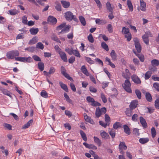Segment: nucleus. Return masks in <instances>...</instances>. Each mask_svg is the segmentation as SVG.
I'll list each match as a JSON object with an SVG mask.
<instances>
[{"label":"nucleus","mask_w":159,"mask_h":159,"mask_svg":"<svg viewBox=\"0 0 159 159\" xmlns=\"http://www.w3.org/2000/svg\"><path fill=\"white\" fill-rule=\"evenodd\" d=\"M122 85L124 89L127 92L129 93H132V90L130 88L131 84L129 80H126L124 83L122 84Z\"/></svg>","instance_id":"f257e3e1"},{"label":"nucleus","mask_w":159,"mask_h":159,"mask_svg":"<svg viewBox=\"0 0 159 159\" xmlns=\"http://www.w3.org/2000/svg\"><path fill=\"white\" fill-rule=\"evenodd\" d=\"M15 60L24 63H31L33 62V59L30 57H16Z\"/></svg>","instance_id":"f03ea898"},{"label":"nucleus","mask_w":159,"mask_h":159,"mask_svg":"<svg viewBox=\"0 0 159 159\" xmlns=\"http://www.w3.org/2000/svg\"><path fill=\"white\" fill-rule=\"evenodd\" d=\"M19 53L17 50H13L8 52L7 54V57L9 59H12L15 58L16 56H18Z\"/></svg>","instance_id":"7ed1b4c3"},{"label":"nucleus","mask_w":159,"mask_h":159,"mask_svg":"<svg viewBox=\"0 0 159 159\" xmlns=\"http://www.w3.org/2000/svg\"><path fill=\"white\" fill-rule=\"evenodd\" d=\"M86 100L88 102L91 103V105L93 106H99L101 104L95 101L94 99L90 96H88L86 98Z\"/></svg>","instance_id":"20e7f679"},{"label":"nucleus","mask_w":159,"mask_h":159,"mask_svg":"<svg viewBox=\"0 0 159 159\" xmlns=\"http://www.w3.org/2000/svg\"><path fill=\"white\" fill-rule=\"evenodd\" d=\"M61 74L63 75L66 78L71 81L73 80V79L70 77L69 74L66 72V70L65 67L63 66H61Z\"/></svg>","instance_id":"39448f33"},{"label":"nucleus","mask_w":159,"mask_h":159,"mask_svg":"<svg viewBox=\"0 0 159 159\" xmlns=\"http://www.w3.org/2000/svg\"><path fill=\"white\" fill-rule=\"evenodd\" d=\"M65 17L66 20H68L70 21L72 19H75V18H74V16L73 13L70 11H68L65 13Z\"/></svg>","instance_id":"423d86ee"},{"label":"nucleus","mask_w":159,"mask_h":159,"mask_svg":"<svg viewBox=\"0 0 159 159\" xmlns=\"http://www.w3.org/2000/svg\"><path fill=\"white\" fill-rule=\"evenodd\" d=\"M133 81L136 84H140L141 81L139 78L136 75H134L131 76Z\"/></svg>","instance_id":"0eeeda50"},{"label":"nucleus","mask_w":159,"mask_h":159,"mask_svg":"<svg viewBox=\"0 0 159 159\" xmlns=\"http://www.w3.org/2000/svg\"><path fill=\"white\" fill-rule=\"evenodd\" d=\"M138 101L136 100H134L132 101L129 105L130 109L132 110L135 109L138 105Z\"/></svg>","instance_id":"6e6552de"},{"label":"nucleus","mask_w":159,"mask_h":159,"mask_svg":"<svg viewBox=\"0 0 159 159\" xmlns=\"http://www.w3.org/2000/svg\"><path fill=\"white\" fill-rule=\"evenodd\" d=\"M59 54L61 59L64 62H67V58L65 52L61 51L59 52Z\"/></svg>","instance_id":"1a4fd4ad"},{"label":"nucleus","mask_w":159,"mask_h":159,"mask_svg":"<svg viewBox=\"0 0 159 159\" xmlns=\"http://www.w3.org/2000/svg\"><path fill=\"white\" fill-rule=\"evenodd\" d=\"M84 119L86 121L93 125L94 124V122L93 120L91 119L90 117L88 116L86 113H84Z\"/></svg>","instance_id":"9d476101"},{"label":"nucleus","mask_w":159,"mask_h":159,"mask_svg":"<svg viewBox=\"0 0 159 159\" xmlns=\"http://www.w3.org/2000/svg\"><path fill=\"white\" fill-rule=\"evenodd\" d=\"M139 119L140 122L143 128H146L148 125L145 119L142 116L140 117Z\"/></svg>","instance_id":"9b49d317"},{"label":"nucleus","mask_w":159,"mask_h":159,"mask_svg":"<svg viewBox=\"0 0 159 159\" xmlns=\"http://www.w3.org/2000/svg\"><path fill=\"white\" fill-rule=\"evenodd\" d=\"M48 21L52 24H55L57 22V19L52 16H49L48 19Z\"/></svg>","instance_id":"f8f14e48"},{"label":"nucleus","mask_w":159,"mask_h":159,"mask_svg":"<svg viewBox=\"0 0 159 159\" xmlns=\"http://www.w3.org/2000/svg\"><path fill=\"white\" fill-rule=\"evenodd\" d=\"M140 9L142 11H145L146 10V4L143 0H140Z\"/></svg>","instance_id":"ddd939ff"},{"label":"nucleus","mask_w":159,"mask_h":159,"mask_svg":"<svg viewBox=\"0 0 159 159\" xmlns=\"http://www.w3.org/2000/svg\"><path fill=\"white\" fill-rule=\"evenodd\" d=\"M119 149H123L125 150L127 148V147L126 145L125 142H120L119 145Z\"/></svg>","instance_id":"4468645a"},{"label":"nucleus","mask_w":159,"mask_h":159,"mask_svg":"<svg viewBox=\"0 0 159 159\" xmlns=\"http://www.w3.org/2000/svg\"><path fill=\"white\" fill-rule=\"evenodd\" d=\"M39 30L38 28H31L29 30L31 34L34 35L36 34L39 32Z\"/></svg>","instance_id":"2eb2a0df"},{"label":"nucleus","mask_w":159,"mask_h":159,"mask_svg":"<svg viewBox=\"0 0 159 159\" xmlns=\"http://www.w3.org/2000/svg\"><path fill=\"white\" fill-rule=\"evenodd\" d=\"M59 84L61 88L66 92H68V89L67 85L63 84L62 82L60 81L59 82Z\"/></svg>","instance_id":"dca6fc26"},{"label":"nucleus","mask_w":159,"mask_h":159,"mask_svg":"<svg viewBox=\"0 0 159 159\" xmlns=\"http://www.w3.org/2000/svg\"><path fill=\"white\" fill-rule=\"evenodd\" d=\"M81 71L86 76H88L89 75V73L85 66H82L81 68Z\"/></svg>","instance_id":"f3484780"},{"label":"nucleus","mask_w":159,"mask_h":159,"mask_svg":"<svg viewBox=\"0 0 159 159\" xmlns=\"http://www.w3.org/2000/svg\"><path fill=\"white\" fill-rule=\"evenodd\" d=\"M110 56L113 61H115L117 59V57L116 54L114 50H112L110 53Z\"/></svg>","instance_id":"a211bd4d"},{"label":"nucleus","mask_w":159,"mask_h":159,"mask_svg":"<svg viewBox=\"0 0 159 159\" xmlns=\"http://www.w3.org/2000/svg\"><path fill=\"white\" fill-rule=\"evenodd\" d=\"M61 3L63 7L65 8H68L70 5V3L69 2L65 1H61Z\"/></svg>","instance_id":"6ab92c4d"},{"label":"nucleus","mask_w":159,"mask_h":159,"mask_svg":"<svg viewBox=\"0 0 159 159\" xmlns=\"http://www.w3.org/2000/svg\"><path fill=\"white\" fill-rule=\"evenodd\" d=\"M123 128L124 132L128 135L130 134V130L129 127L126 125H123Z\"/></svg>","instance_id":"aec40b11"},{"label":"nucleus","mask_w":159,"mask_h":159,"mask_svg":"<svg viewBox=\"0 0 159 159\" xmlns=\"http://www.w3.org/2000/svg\"><path fill=\"white\" fill-rule=\"evenodd\" d=\"M108 132L109 134L112 138H114L115 137L116 131L113 129H109Z\"/></svg>","instance_id":"412c9836"},{"label":"nucleus","mask_w":159,"mask_h":159,"mask_svg":"<svg viewBox=\"0 0 159 159\" xmlns=\"http://www.w3.org/2000/svg\"><path fill=\"white\" fill-rule=\"evenodd\" d=\"M149 141V139L148 138H141L139 140V141L140 143L142 144H144L147 143Z\"/></svg>","instance_id":"4be33fe9"},{"label":"nucleus","mask_w":159,"mask_h":159,"mask_svg":"<svg viewBox=\"0 0 159 159\" xmlns=\"http://www.w3.org/2000/svg\"><path fill=\"white\" fill-rule=\"evenodd\" d=\"M70 28V25H68L66 26H65L63 28L62 30L58 34H60L62 33H66L68 32L69 31Z\"/></svg>","instance_id":"5701e85b"},{"label":"nucleus","mask_w":159,"mask_h":159,"mask_svg":"<svg viewBox=\"0 0 159 159\" xmlns=\"http://www.w3.org/2000/svg\"><path fill=\"white\" fill-rule=\"evenodd\" d=\"M127 2L129 11L132 12L133 10V7L131 1L130 0H127Z\"/></svg>","instance_id":"b1692460"},{"label":"nucleus","mask_w":159,"mask_h":159,"mask_svg":"<svg viewBox=\"0 0 159 159\" xmlns=\"http://www.w3.org/2000/svg\"><path fill=\"white\" fill-rule=\"evenodd\" d=\"M151 63L152 66H157L159 65V61L157 59H153L151 61Z\"/></svg>","instance_id":"393cba45"},{"label":"nucleus","mask_w":159,"mask_h":159,"mask_svg":"<svg viewBox=\"0 0 159 159\" xmlns=\"http://www.w3.org/2000/svg\"><path fill=\"white\" fill-rule=\"evenodd\" d=\"M8 12L12 16L15 15L19 12L16 9L10 10L8 11Z\"/></svg>","instance_id":"a878e982"},{"label":"nucleus","mask_w":159,"mask_h":159,"mask_svg":"<svg viewBox=\"0 0 159 159\" xmlns=\"http://www.w3.org/2000/svg\"><path fill=\"white\" fill-rule=\"evenodd\" d=\"M152 74V71H147L145 75V79L146 80L148 79L150 77Z\"/></svg>","instance_id":"bb28decb"},{"label":"nucleus","mask_w":159,"mask_h":159,"mask_svg":"<svg viewBox=\"0 0 159 159\" xmlns=\"http://www.w3.org/2000/svg\"><path fill=\"white\" fill-rule=\"evenodd\" d=\"M33 122L32 120H30L26 124H25L22 128L23 129H25L28 128Z\"/></svg>","instance_id":"cd10ccee"},{"label":"nucleus","mask_w":159,"mask_h":159,"mask_svg":"<svg viewBox=\"0 0 159 159\" xmlns=\"http://www.w3.org/2000/svg\"><path fill=\"white\" fill-rule=\"evenodd\" d=\"M146 100L149 101L151 102L152 101V97L151 94L149 92H147L145 95Z\"/></svg>","instance_id":"c85d7f7f"},{"label":"nucleus","mask_w":159,"mask_h":159,"mask_svg":"<svg viewBox=\"0 0 159 159\" xmlns=\"http://www.w3.org/2000/svg\"><path fill=\"white\" fill-rule=\"evenodd\" d=\"M106 7L107 9L109 11L111 12V13H112L113 12V9L111 7V5L110 2H107L106 4Z\"/></svg>","instance_id":"c756f323"},{"label":"nucleus","mask_w":159,"mask_h":159,"mask_svg":"<svg viewBox=\"0 0 159 159\" xmlns=\"http://www.w3.org/2000/svg\"><path fill=\"white\" fill-rule=\"evenodd\" d=\"M2 92L5 95L9 96L10 98H11V93L8 91L6 89H3Z\"/></svg>","instance_id":"7c9ffc66"},{"label":"nucleus","mask_w":159,"mask_h":159,"mask_svg":"<svg viewBox=\"0 0 159 159\" xmlns=\"http://www.w3.org/2000/svg\"><path fill=\"white\" fill-rule=\"evenodd\" d=\"M105 61H106L108 62V64L112 68H114L115 67V65L111 61V60L109 58L107 57H106L105 58Z\"/></svg>","instance_id":"2f4dec72"},{"label":"nucleus","mask_w":159,"mask_h":159,"mask_svg":"<svg viewBox=\"0 0 159 159\" xmlns=\"http://www.w3.org/2000/svg\"><path fill=\"white\" fill-rule=\"evenodd\" d=\"M79 20L83 26H85L86 25V22L85 18L83 16H79Z\"/></svg>","instance_id":"473e14b6"},{"label":"nucleus","mask_w":159,"mask_h":159,"mask_svg":"<svg viewBox=\"0 0 159 159\" xmlns=\"http://www.w3.org/2000/svg\"><path fill=\"white\" fill-rule=\"evenodd\" d=\"M38 68L40 70L42 71H43L44 69V64L43 63L41 62H39L38 63Z\"/></svg>","instance_id":"72a5a7b5"},{"label":"nucleus","mask_w":159,"mask_h":159,"mask_svg":"<svg viewBox=\"0 0 159 159\" xmlns=\"http://www.w3.org/2000/svg\"><path fill=\"white\" fill-rule=\"evenodd\" d=\"M136 49L138 53L140 52L141 50V46L140 43H136L134 44Z\"/></svg>","instance_id":"f704fd0d"},{"label":"nucleus","mask_w":159,"mask_h":159,"mask_svg":"<svg viewBox=\"0 0 159 159\" xmlns=\"http://www.w3.org/2000/svg\"><path fill=\"white\" fill-rule=\"evenodd\" d=\"M100 134L102 138L105 139H107L109 136L108 134L104 131H103L102 132H101Z\"/></svg>","instance_id":"c9c22d12"},{"label":"nucleus","mask_w":159,"mask_h":159,"mask_svg":"<svg viewBox=\"0 0 159 159\" xmlns=\"http://www.w3.org/2000/svg\"><path fill=\"white\" fill-rule=\"evenodd\" d=\"M142 39L144 43L147 45L149 44L148 37H146V35H143L142 37Z\"/></svg>","instance_id":"e433bc0d"},{"label":"nucleus","mask_w":159,"mask_h":159,"mask_svg":"<svg viewBox=\"0 0 159 159\" xmlns=\"http://www.w3.org/2000/svg\"><path fill=\"white\" fill-rule=\"evenodd\" d=\"M80 133L83 139L86 141L87 140V138L85 133L81 130H80Z\"/></svg>","instance_id":"4c0bfd02"},{"label":"nucleus","mask_w":159,"mask_h":159,"mask_svg":"<svg viewBox=\"0 0 159 159\" xmlns=\"http://www.w3.org/2000/svg\"><path fill=\"white\" fill-rule=\"evenodd\" d=\"M101 45L102 47L107 51H108L109 48L108 46L105 42H102L101 44Z\"/></svg>","instance_id":"58836bf2"},{"label":"nucleus","mask_w":159,"mask_h":159,"mask_svg":"<svg viewBox=\"0 0 159 159\" xmlns=\"http://www.w3.org/2000/svg\"><path fill=\"white\" fill-rule=\"evenodd\" d=\"M93 138L95 143L97 144L99 146H100L101 144V140L97 137L94 136Z\"/></svg>","instance_id":"ea45409f"},{"label":"nucleus","mask_w":159,"mask_h":159,"mask_svg":"<svg viewBox=\"0 0 159 159\" xmlns=\"http://www.w3.org/2000/svg\"><path fill=\"white\" fill-rule=\"evenodd\" d=\"M36 48H37L43 50L44 48V46L41 42H39L36 45Z\"/></svg>","instance_id":"a19ab883"},{"label":"nucleus","mask_w":159,"mask_h":159,"mask_svg":"<svg viewBox=\"0 0 159 159\" xmlns=\"http://www.w3.org/2000/svg\"><path fill=\"white\" fill-rule=\"evenodd\" d=\"M102 114L101 112L100 109L99 108H97L95 112V115L97 117H99L101 116Z\"/></svg>","instance_id":"79ce46f5"},{"label":"nucleus","mask_w":159,"mask_h":159,"mask_svg":"<svg viewBox=\"0 0 159 159\" xmlns=\"http://www.w3.org/2000/svg\"><path fill=\"white\" fill-rule=\"evenodd\" d=\"M152 136V138H154L156 135V131L154 127H152L151 129Z\"/></svg>","instance_id":"37998d69"},{"label":"nucleus","mask_w":159,"mask_h":159,"mask_svg":"<svg viewBox=\"0 0 159 159\" xmlns=\"http://www.w3.org/2000/svg\"><path fill=\"white\" fill-rule=\"evenodd\" d=\"M129 30L128 28H126L125 27H123L122 28V33L123 34H126L129 33Z\"/></svg>","instance_id":"c03bdc74"},{"label":"nucleus","mask_w":159,"mask_h":159,"mask_svg":"<svg viewBox=\"0 0 159 159\" xmlns=\"http://www.w3.org/2000/svg\"><path fill=\"white\" fill-rule=\"evenodd\" d=\"M105 121L108 124V125L109 126L110 122V118L109 116L107 114L105 116Z\"/></svg>","instance_id":"a18cd8bd"},{"label":"nucleus","mask_w":159,"mask_h":159,"mask_svg":"<svg viewBox=\"0 0 159 159\" xmlns=\"http://www.w3.org/2000/svg\"><path fill=\"white\" fill-rule=\"evenodd\" d=\"M40 95L41 96L45 98H47L48 97V93L44 90L42 91L40 93Z\"/></svg>","instance_id":"49530a36"},{"label":"nucleus","mask_w":159,"mask_h":159,"mask_svg":"<svg viewBox=\"0 0 159 159\" xmlns=\"http://www.w3.org/2000/svg\"><path fill=\"white\" fill-rule=\"evenodd\" d=\"M139 116L136 114H134L132 116V120L134 122H137L138 120Z\"/></svg>","instance_id":"de8ad7c7"},{"label":"nucleus","mask_w":159,"mask_h":159,"mask_svg":"<svg viewBox=\"0 0 159 159\" xmlns=\"http://www.w3.org/2000/svg\"><path fill=\"white\" fill-rule=\"evenodd\" d=\"M55 4L56 5L55 6V7L56 10L58 11H61V7L60 4L57 2L55 3Z\"/></svg>","instance_id":"09e8293b"},{"label":"nucleus","mask_w":159,"mask_h":159,"mask_svg":"<svg viewBox=\"0 0 159 159\" xmlns=\"http://www.w3.org/2000/svg\"><path fill=\"white\" fill-rule=\"evenodd\" d=\"M25 50L30 52H33L35 50V47H29L25 48Z\"/></svg>","instance_id":"8fccbe9b"},{"label":"nucleus","mask_w":159,"mask_h":159,"mask_svg":"<svg viewBox=\"0 0 159 159\" xmlns=\"http://www.w3.org/2000/svg\"><path fill=\"white\" fill-rule=\"evenodd\" d=\"M37 42V38L36 37H34L29 41V43L31 44H34Z\"/></svg>","instance_id":"3c124183"},{"label":"nucleus","mask_w":159,"mask_h":159,"mask_svg":"<svg viewBox=\"0 0 159 159\" xmlns=\"http://www.w3.org/2000/svg\"><path fill=\"white\" fill-rule=\"evenodd\" d=\"M22 22L24 24L27 25V18L25 16H24L22 17Z\"/></svg>","instance_id":"603ef678"},{"label":"nucleus","mask_w":159,"mask_h":159,"mask_svg":"<svg viewBox=\"0 0 159 159\" xmlns=\"http://www.w3.org/2000/svg\"><path fill=\"white\" fill-rule=\"evenodd\" d=\"M95 22L96 24L100 25L102 24H105L106 23V21H104L99 19H96L95 20Z\"/></svg>","instance_id":"864d4df0"},{"label":"nucleus","mask_w":159,"mask_h":159,"mask_svg":"<svg viewBox=\"0 0 159 159\" xmlns=\"http://www.w3.org/2000/svg\"><path fill=\"white\" fill-rule=\"evenodd\" d=\"M3 126L6 128V129H8L9 130H11V126L8 124L6 123H4L3 124Z\"/></svg>","instance_id":"5fc2aeb1"},{"label":"nucleus","mask_w":159,"mask_h":159,"mask_svg":"<svg viewBox=\"0 0 159 159\" xmlns=\"http://www.w3.org/2000/svg\"><path fill=\"white\" fill-rule=\"evenodd\" d=\"M64 96L67 102L69 103H70L72 102V100L70 98L66 93H64Z\"/></svg>","instance_id":"6e6d98bb"},{"label":"nucleus","mask_w":159,"mask_h":159,"mask_svg":"<svg viewBox=\"0 0 159 159\" xmlns=\"http://www.w3.org/2000/svg\"><path fill=\"white\" fill-rule=\"evenodd\" d=\"M125 37L128 41H129L131 39V35L130 33L125 34Z\"/></svg>","instance_id":"4d7b16f0"},{"label":"nucleus","mask_w":159,"mask_h":159,"mask_svg":"<svg viewBox=\"0 0 159 159\" xmlns=\"http://www.w3.org/2000/svg\"><path fill=\"white\" fill-rule=\"evenodd\" d=\"M135 92L137 97L139 98V99H140L141 98V93L140 91L139 90L137 89L135 90Z\"/></svg>","instance_id":"13d9d810"},{"label":"nucleus","mask_w":159,"mask_h":159,"mask_svg":"<svg viewBox=\"0 0 159 159\" xmlns=\"http://www.w3.org/2000/svg\"><path fill=\"white\" fill-rule=\"evenodd\" d=\"M33 59L36 61H41L40 58L36 55H34L32 56Z\"/></svg>","instance_id":"bf43d9fd"},{"label":"nucleus","mask_w":159,"mask_h":159,"mask_svg":"<svg viewBox=\"0 0 159 159\" xmlns=\"http://www.w3.org/2000/svg\"><path fill=\"white\" fill-rule=\"evenodd\" d=\"M73 54L75 56L79 57H81L80 55V53H79L78 51L76 50L73 49Z\"/></svg>","instance_id":"052dcab7"},{"label":"nucleus","mask_w":159,"mask_h":159,"mask_svg":"<svg viewBox=\"0 0 159 159\" xmlns=\"http://www.w3.org/2000/svg\"><path fill=\"white\" fill-rule=\"evenodd\" d=\"M66 26L65 23H63L60 25H59L57 27V30H59L63 29L65 26Z\"/></svg>","instance_id":"680f3d73"},{"label":"nucleus","mask_w":159,"mask_h":159,"mask_svg":"<svg viewBox=\"0 0 159 159\" xmlns=\"http://www.w3.org/2000/svg\"><path fill=\"white\" fill-rule=\"evenodd\" d=\"M120 123L119 122H116L113 125V128L115 129H117L120 127Z\"/></svg>","instance_id":"e2e57ef3"},{"label":"nucleus","mask_w":159,"mask_h":159,"mask_svg":"<svg viewBox=\"0 0 159 159\" xmlns=\"http://www.w3.org/2000/svg\"><path fill=\"white\" fill-rule=\"evenodd\" d=\"M88 39L89 41L91 43L94 42V39L92 34H90L88 37Z\"/></svg>","instance_id":"0e129e2a"},{"label":"nucleus","mask_w":159,"mask_h":159,"mask_svg":"<svg viewBox=\"0 0 159 159\" xmlns=\"http://www.w3.org/2000/svg\"><path fill=\"white\" fill-rule=\"evenodd\" d=\"M85 60L87 62L89 63L90 64H93L94 63V61L93 60H91V58L88 57H85Z\"/></svg>","instance_id":"69168bd1"},{"label":"nucleus","mask_w":159,"mask_h":159,"mask_svg":"<svg viewBox=\"0 0 159 159\" xmlns=\"http://www.w3.org/2000/svg\"><path fill=\"white\" fill-rule=\"evenodd\" d=\"M101 98L102 99V100L103 102L104 103H105L107 102V98H106V97L102 93L101 94Z\"/></svg>","instance_id":"338daca9"},{"label":"nucleus","mask_w":159,"mask_h":159,"mask_svg":"<svg viewBox=\"0 0 159 159\" xmlns=\"http://www.w3.org/2000/svg\"><path fill=\"white\" fill-rule=\"evenodd\" d=\"M155 106L156 108L159 109V99H157L155 102Z\"/></svg>","instance_id":"774afa93"}]
</instances>
